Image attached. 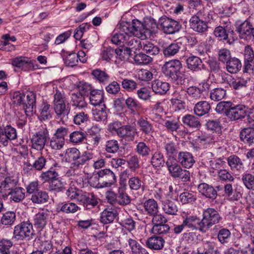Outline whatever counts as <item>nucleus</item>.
<instances>
[{"label": "nucleus", "instance_id": "obj_1", "mask_svg": "<svg viewBox=\"0 0 254 254\" xmlns=\"http://www.w3.org/2000/svg\"><path fill=\"white\" fill-rule=\"evenodd\" d=\"M182 64L178 60H171L165 63L162 71L165 76L170 77L178 84H184L186 79L185 73L181 71Z\"/></svg>", "mask_w": 254, "mask_h": 254}, {"label": "nucleus", "instance_id": "obj_2", "mask_svg": "<svg viewBox=\"0 0 254 254\" xmlns=\"http://www.w3.org/2000/svg\"><path fill=\"white\" fill-rule=\"evenodd\" d=\"M201 225L203 227L205 233L213 225L219 223L222 219L218 212L213 208L209 207L202 212Z\"/></svg>", "mask_w": 254, "mask_h": 254}, {"label": "nucleus", "instance_id": "obj_3", "mask_svg": "<svg viewBox=\"0 0 254 254\" xmlns=\"http://www.w3.org/2000/svg\"><path fill=\"white\" fill-rule=\"evenodd\" d=\"M35 235L33 229V225L29 221L23 222L14 227L13 238L17 240L27 239L29 240L33 239Z\"/></svg>", "mask_w": 254, "mask_h": 254}, {"label": "nucleus", "instance_id": "obj_4", "mask_svg": "<svg viewBox=\"0 0 254 254\" xmlns=\"http://www.w3.org/2000/svg\"><path fill=\"white\" fill-rule=\"evenodd\" d=\"M103 179L100 187L109 188L114 186L117 183V177L115 173L109 169L100 170L97 174L93 176L90 179L97 178Z\"/></svg>", "mask_w": 254, "mask_h": 254}, {"label": "nucleus", "instance_id": "obj_5", "mask_svg": "<svg viewBox=\"0 0 254 254\" xmlns=\"http://www.w3.org/2000/svg\"><path fill=\"white\" fill-rule=\"evenodd\" d=\"M83 90L86 89L88 94L89 93V99L91 104L95 107L105 105L104 104V91L100 90L91 89V87L87 84L82 86Z\"/></svg>", "mask_w": 254, "mask_h": 254}, {"label": "nucleus", "instance_id": "obj_6", "mask_svg": "<svg viewBox=\"0 0 254 254\" xmlns=\"http://www.w3.org/2000/svg\"><path fill=\"white\" fill-rule=\"evenodd\" d=\"M126 23H121L119 27V31L114 34L111 39V42L115 45H125L130 35Z\"/></svg>", "mask_w": 254, "mask_h": 254}, {"label": "nucleus", "instance_id": "obj_7", "mask_svg": "<svg viewBox=\"0 0 254 254\" xmlns=\"http://www.w3.org/2000/svg\"><path fill=\"white\" fill-rule=\"evenodd\" d=\"M159 23L163 32L166 34H172L181 28V25L177 21L167 17H161Z\"/></svg>", "mask_w": 254, "mask_h": 254}, {"label": "nucleus", "instance_id": "obj_8", "mask_svg": "<svg viewBox=\"0 0 254 254\" xmlns=\"http://www.w3.org/2000/svg\"><path fill=\"white\" fill-rule=\"evenodd\" d=\"M17 132L15 128L7 126L4 128L0 129V146H6L9 142L17 138Z\"/></svg>", "mask_w": 254, "mask_h": 254}, {"label": "nucleus", "instance_id": "obj_9", "mask_svg": "<svg viewBox=\"0 0 254 254\" xmlns=\"http://www.w3.org/2000/svg\"><path fill=\"white\" fill-rule=\"evenodd\" d=\"M214 35L220 40H224L229 44H232L235 41L236 38L234 37V32L226 26L225 27L218 26L214 31Z\"/></svg>", "mask_w": 254, "mask_h": 254}, {"label": "nucleus", "instance_id": "obj_10", "mask_svg": "<svg viewBox=\"0 0 254 254\" xmlns=\"http://www.w3.org/2000/svg\"><path fill=\"white\" fill-rule=\"evenodd\" d=\"M247 109V108L244 105L233 103L229 111L226 112V116L231 121H236L245 117Z\"/></svg>", "mask_w": 254, "mask_h": 254}, {"label": "nucleus", "instance_id": "obj_11", "mask_svg": "<svg viewBox=\"0 0 254 254\" xmlns=\"http://www.w3.org/2000/svg\"><path fill=\"white\" fill-rule=\"evenodd\" d=\"M17 183V181L13 177H6L0 185V197L7 198V194L16 187Z\"/></svg>", "mask_w": 254, "mask_h": 254}, {"label": "nucleus", "instance_id": "obj_12", "mask_svg": "<svg viewBox=\"0 0 254 254\" xmlns=\"http://www.w3.org/2000/svg\"><path fill=\"white\" fill-rule=\"evenodd\" d=\"M209 85L205 82L199 84L198 86H192L189 87L187 93L190 97L194 99H198L203 96V92L209 90Z\"/></svg>", "mask_w": 254, "mask_h": 254}, {"label": "nucleus", "instance_id": "obj_13", "mask_svg": "<svg viewBox=\"0 0 254 254\" xmlns=\"http://www.w3.org/2000/svg\"><path fill=\"white\" fill-rule=\"evenodd\" d=\"M184 225L192 230H197L200 232L205 233L201 225V220L196 216L190 215L183 220Z\"/></svg>", "mask_w": 254, "mask_h": 254}, {"label": "nucleus", "instance_id": "obj_14", "mask_svg": "<svg viewBox=\"0 0 254 254\" xmlns=\"http://www.w3.org/2000/svg\"><path fill=\"white\" fill-rule=\"evenodd\" d=\"M137 134L136 129L131 125L122 126L118 136L127 142L132 141Z\"/></svg>", "mask_w": 254, "mask_h": 254}, {"label": "nucleus", "instance_id": "obj_15", "mask_svg": "<svg viewBox=\"0 0 254 254\" xmlns=\"http://www.w3.org/2000/svg\"><path fill=\"white\" fill-rule=\"evenodd\" d=\"M47 134L41 130L34 134L31 139L32 147L37 150H42L47 141Z\"/></svg>", "mask_w": 254, "mask_h": 254}, {"label": "nucleus", "instance_id": "obj_16", "mask_svg": "<svg viewBox=\"0 0 254 254\" xmlns=\"http://www.w3.org/2000/svg\"><path fill=\"white\" fill-rule=\"evenodd\" d=\"M27 116H31L36 108V96L33 92L27 93L24 102L21 104Z\"/></svg>", "mask_w": 254, "mask_h": 254}, {"label": "nucleus", "instance_id": "obj_17", "mask_svg": "<svg viewBox=\"0 0 254 254\" xmlns=\"http://www.w3.org/2000/svg\"><path fill=\"white\" fill-rule=\"evenodd\" d=\"M78 201L80 202L84 207L89 209L97 206L98 201L96 197L92 193L84 192L78 197Z\"/></svg>", "mask_w": 254, "mask_h": 254}, {"label": "nucleus", "instance_id": "obj_18", "mask_svg": "<svg viewBox=\"0 0 254 254\" xmlns=\"http://www.w3.org/2000/svg\"><path fill=\"white\" fill-rule=\"evenodd\" d=\"M54 109L56 114V119L62 121L64 117V96L58 91L55 95Z\"/></svg>", "mask_w": 254, "mask_h": 254}, {"label": "nucleus", "instance_id": "obj_19", "mask_svg": "<svg viewBox=\"0 0 254 254\" xmlns=\"http://www.w3.org/2000/svg\"><path fill=\"white\" fill-rule=\"evenodd\" d=\"M177 161L182 167L187 169L190 168L195 163L192 154L187 151L180 152Z\"/></svg>", "mask_w": 254, "mask_h": 254}, {"label": "nucleus", "instance_id": "obj_20", "mask_svg": "<svg viewBox=\"0 0 254 254\" xmlns=\"http://www.w3.org/2000/svg\"><path fill=\"white\" fill-rule=\"evenodd\" d=\"M190 25L193 31L198 33H204L208 28L207 24L196 15L191 17L190 19Z\"/></svg>", "mask_w": 254, "mask_h": 254}, {"label": "nucleus", "instance_id": "obj_21", "mask_svg": "<svg viewBox=\"0 0 254 254\" xmlns=\"http://www.w3.org/2000/svg\"><path fill=\"white\" fill-rule=\"evenodd\" d=\"M127 24L128 30L130 32V35H135L141 38H144L145 30H144L143 23L138 20H132V24L125 22Z\"/></svg>", "mask_w": 254, "mask_h": 254}, {"label": "nucleus", "instance_id": "obj_22", "mask_svg": "<svg viewBox=\"0 0 254 254\" xmlns=\"http://www.w3.org/2000/svg\"><path fill=\"white\" fill-rule=\"evenodd\" d=\"M118 215V212L116 208H106L100 214V222L104 224L111 223Z\"/></svg>", "mask_w": 254, "mask_h": 254}, {"label": "nucleus", "instance_id": "obj_23", "mask_svg": "<svg viewBox=\"0 0 254 254\" xmlns=\"http://www.w3.org/2000/svg\"><path fill=\"white\" fill-rule=\"evenodd\" d=\"M197 190L199 193L205 197L214 200L217 196V191L211 186L206 183H201L197 186Z\"/></svg>", "mask_w": 254, "mask_h": 254}, {"label": "nucleus", "instance_id": "obj_24", "mask_svg": "<svg viewBox=\"0 0 254 254\" xmlns=\"http://www.w3.org/2000/svg\"><path fill=\"white\" fill-rule=\"evenodd\" d=\"M165 241L160 236H154L148 238L146 241V247L152 250L159 251L164 246Z\"/></svg>", "mask_w": 254, "mask_h": 254}, {"label": "nucleus", "instance_id": "obj_25", "mask_svg": "<svg viewBox=\"0 0 254 254\" xmlns=\"http://www.w3.org/2000/svg\"><path fill=\"white\" fill-rule=\"evenodd\" d=\"M80 91L79 92L72 94L71 100L73 102V106L79 108H83L86 106L84 95L88 94V91L86 89L83 90L82 86L80 88Z\"/></svg>", "mask_w": 254, "mask_h": 254}, {"label": "nucleus", "instance_id": "obj_26", "mask_svg": "<svg viewBox=\"0 0 254 254\" xmlns=\"http://www.w3.org/2000/svg\"><path fill=\"white\" fill-rule=\"evenodd\" d=\"M166 164L170 176L177 178L182 169L177 161L174 157H168Z\"/></svg>", "mask_w": 254, "mask_h": 254}, {"label": "nucleus", "instance_id": "obj_27", "mask_svg": "<svg viewBox=\"0 0 254 254\" xmlns=\"http://www.w3.org/2000/svg\"><path fill=\"white\" fill-rule=\"evenodd\" d=\"M227 163L232 171L240 173L244 170L245 166L242 160L237 155H232L227 159Z\"/></svg>", "mask_w": 254, "mask_h": 254}, {"label": "nucleus", "instance_id": "obj_28", "mask_svg": "<svg viewBox=\"0 0 254 254\" xmlns=\"http://www.w3.org/2000/svg\"><path fill=\"white\" fill-rule=\"evenodd\" d=\"M151 87L152 91L155 94L164 95L169 90L170 85L167 82L156 79L152 82Z\"/></svg>", "mask_w": 254, "mask_h": 254}, {"label": "nucleus", "instance_id": "obj_29", "mask_svg": "<svg viewBox=\"0 0 254 254\" xmlns=\"http://www.w3.org/2000/svg\"><path fill=\"white\" fill-rule=\"evenodd\" d=\"M126 104L131 114L133 115H139L142 110L141 104L132 97H128L126 100Z\"/></svg>", "mask_w": 254, "mask_h": 254}, {"label": "nucleus", "instance_id": "obj_30", "mask_svg": "<svg viewBox=\"0 0 254 254\" xmlns=\"http://www.w3.org/2000/svg\"><path fill=\"white\" fill-rule=\"evenodd\" d=\"M49 215L48 210H42L36 214L34 219V225L37 228H43L47 223Z\"/></svg>", "mask_w": 254, "mask_h": 254}, {"label": "nucleus", "instance_id": "obj_31", "mask_svg": "<svg viewBox=\"0 0 254 254\" xmlns=\"http://www.w3.org/2000/svg\"><path fill=\"white\" fill-rule=\"evenodd\" d=\"M187 67L191 70L197 71L203 68V64L201 60L198 57L191 56L186 59Z\"/></svg>", "mask_w": 254, "mask_h": 254}, {"label": "nucleus", "instance_id": "obj_32", "mask_svg": "<svg viewBox=\"0 0 254 254\" xmlns=\"http://www.w3.org/2000/svg\"><path fill=\"white\" fill-rule=\"evenodd\" d=\"M80 151L76 148H67L64 153V160L67 162L78 166Z\"/></svg>", "mask_w": 254, "mask_h": 254}, {"label": "nucleus", "instance_id": "obj_33", "mask_svg": "<svg viewBox=\"0 0 254 254\" xmlns=\"http://www.w3.org/2000/svg\"><path fill=\"white\" fill-rule=\"evenodd\" d=\"M143 208L147 215L151 216L159 212V206L153 198H149L143 203Z\"/></svg>", "mask_w": 254, "mask_h": 254}, {"label": "nucleus", "instance_id": "obj_34", "mask_svg": "<svg viewBox=\"0 0 254 254\" xmlns=\"http://www.w3.org/2000/svg\"><path fill=\"white\" fill-rule=\"evenodd\" d=\"M131 198L127 193L126 188L120 187L117 191V203L121 206H126L130 203Z\"/></svg>", "mask_w": 254, "mask_h": 254}, {"label": "nucleus", "instance_id": "obj_35", "mask_svg": "<svg viewBox=\"0 0 254 254\" xmlns=\"http://www.w3.org/2000/svg\"><path fill=\"white\" fill-rule=\"evenodd\" d=\"M241 140L249 145L254 144V128H245L240 132Z\"/></svg>", "mask_w": 254, "mask_h": 254}, {"label": "nucleus", "instance_id": "obj_36", "mask_svg": "<svg viewBox=\"0 0 254 254\" xmlns=\"http://www.w3.org/2000/svg\"><path fill=\"white\" fill-rule=\"evenodd\" d=\"M137 124L140 130L145 135H151L154 132L153 125L147 119L140 118L137 120Z\"/></svg>", "mask_w": 254, "mask_h": 254}, {"label": "nucleus", "instance_id": "obj_37", "mask_svg": "<svg viewBox=\"0 0 254 254\" xmlns=\"http://www.w3.org/2000/svg\"><path fill=\"white\" fill-rule=\"evenodd\" d=\"M210 109V104L203 101L197 103L194 107L193 111L195 115L200 117L208 113Z\"/></svg>", "mask_w": 254, "mask_h": 254}, {"label": "nucleus", "instance_id": "obj_38", "mask_svg": "<svg viewBox=\"0 0 254 254\" xmlns=\"http://www.w3.org/2000/svg\"><path fill=\"white\" fill-rule=\"evenodd\" d=\"M215 243L213 242H203L202 245L197 249V254H219L215 250Z\"/></svg>", "mask_w": 254, "mask_h": 254}, {"label": "nucleus", "instance_id": "obj_39", "mask_svg": "<svg viewBox=\"0 0 254 254\" xmlns=\"http://www.w3.org/2000/svg\"><path fill=\"white\" fill-rule=\"evenodd\" d=\"M8 196H9L11 200L15 202H19L25 197V190L21 187H15L8 192Z\"/></svg>", "mask_w": 254, "mask_h": 254}, {"label": "nucleus", "instance_id": "obj_40", "mask_svg": "<svg viewBox=\"0 0 254 254\" xmlns=\"http://www.w3.org/2000/svg\"><path fill=\"white\" fill-rule=\"evenodd\" d=\"M94 119L97 121H105L107 118V109L105 105L98 106L93 111Z\"/></svg>", "mask_w": 254, "mask_h": 254}, {"label": "nucleus", "instance_id": "obj_41", "mask_svg": "<svg viewBox=\"0 0 254 254\" xmlns=\"http://www.w3.org/2000/svg\"><path fill=\"white\" fill-rule=\"evenodd\" d=\"M162 209L165 213L170 215H177L178 208L176 203L169 200H166L162 202Z\"/></svg>", "mask_w": 254, "mask_h": 254}, {"label": "nucleus", "instance_id": "obj_42", "mask_svg": "<svg viewBox=\"0 0 254 254\" xmlns=\"http://www.w3.org/2000/svg\"><path fill=\"white\" fill-rule=\"evenodd\" d=\"M133 63L137 65L148 64L152 62V58L149 55L140 52L135 55L133 57Z\"/></svg>", "mask_w": 254, "mask_h": 254}, {"label": "nucleus", "instance_id": "obj_43", "mask_svg": "<svg viewBox=\"0 0 254 254\" xmlns=\"http://www.w3.org/2000/svg\"><path fill=\"white\" fill-rule=\"evenodd\" d=\"M134 150L138 155L143 158L148 157L151 151L149 145L143 141L138 142Z\"/></svg>", "mask_w": 254, "mask_h": 254}, {"label": "nucleus", "instance_id": "obj_44", "mask_svg": "<svg viewBox=\"0 0 254 254\" xmlns=\"http://www.w3.org/2000/svg\"><path fill=\"white\" fill-rule=\"evenodd\" d=\"M127 45V51L129 52V54H131L130 52L134 51L139 50L142 48V45L140 41L138 39H135L133 37V35H130L128 40H127V42H125V45Z\"/></svg>", "mask_w": 254, "mask_h": 254}, {"label": "nucleus", "instance_id": "obj_45", "mask_svg": "<svg viewBox=\"0 0 254 254\" xmlns=\"http://www.w3.org/2000/svg\"><path fill=\"white\" fill-rule=\"evenodd\" d=\"M180 42L173 43L163 49V53L165 57L169 58L175 55L181 48Z\"/></svg>", "mask_w": 254, "mask_h": 254}, {"label": "nucleus", "instance_id": "obj_46", "mask_svg": "<svg viewBox=\"0 0 254 254\" xmlns=\"http://www.w3.org/2000/svg\"><path fill=\"white\" fill-rule=\"evenodd\" d=\"M227 78L229 80V84L230 86L235 90H239L243 87H246L248 81L247 80L243 78H232V77L227 74Z\"/></svg>", "mask_w": 254, "mask_h": 254}, {"label": "nucleus", "instance_id": "obj_47", "mask_svg": "<svg viewBox=\"0 0 254 254\" xmlns=\"http://www.w3.org/2000/svg\"><path fill=\"white\" fill-rule=\"evenodd\" d=\"M242 67V64L240 61L236 58H232L226 63L227 71L231 73H236L239 71Z\"/></svg>", "mask_w": 254, "mask_h": 254}, {"label": "nucleus", "instance_id": "obj_48", "mask_svg": "<svg viewBox=\"0 0 254 254\" xmlns=\"http://www.w3.org/2000/svg\"><path fill=\"white\" fill-rule=\"evenodd\" d=\"M182 122L185 125L191 128H198L201 126L199 119L192 115L188 114L184 116Z\"/></svg>", "mask_w": 254, "mask_h": 254}, {"label": "nucleus", "instance_id": "obj_49", "mask_svg": "<svg viewBox=\"0 0 254 254\" xmlns=\"http://www.w3.org/2000/svg\"><path fill=\"white\" fill-rule=\"evenodd\" d=\"M120 224L124 233H127V232L131 233L135 230L136 227L135 221L130 217L122 220Z\"/></svg>", "mask_w": 254, "mask_h": 254}, {"label": "nucleus", "instance_id": "obj_50", "mask_svg": "<svg viewBox=\"0 0 254 254\" xmlns=\"http://www.w3.org/2000/svg\"><path fill=\"white\" fill-rule=\"evenodd\" d=\"M128 185L131 190H144L143 183L141 178L138 176L130 177L128 181Z\"/></svg>", "mask_w": 254, "mask_h": 254}, {"label": "nucleus", "instance_id": "obj_51", "mask_svg": "<svg viewBox=\"0 0 254 254\" xmlns=\"http://www.w3.org/2000/svg\"><path fill=\"white\" fill-rule=\"evenodd\" d=\"M242 181L245 187L249 190H254V175L248 172L242 175Z\"/></svg>", "mask_w": 254, "mask_h": 254}, {"label": "nucleus", "instance_id": "obj_52", "mask_svg": "<svg viewBox=\"0 0 254 254\" xmlns=\"http://www.w3.org/2000/svg\"><path fill=\"white\" fill-rule=\"evenodd\" d=\"M142 48L145 52L150 56H156L159 54L160 52L158 46L148 41L142 43Z\"/></svg>", "mask_w": 254, "mask_h": 254}, {"label": "nucleus", "instance_id": "obj_53", "mask_svg": "<svg viewBox=\"0 0 254 254\" xmlns=\"http://www.w3.org/2000/svg\"><path fill=\"white\" fill-rule=\"evenodd\" d=\"M31 200L34 203H44L48 201L49 195L46 192L40 190L34 195H31Z\"/></svg>", "mask_w": 254, "mask_h": 254}, {"label": "nucleus", "instance_id": "obj_54", "mask_svg": "<svg viewBox=\"0 0 254 254\" xmlns=\"http://www.w3.org/2000/svg\"><path fill=\"white\" fill-rule=\"evenodd\" d=\"M224 191L226 195L231 201L238 200L241 197V193L237 191L233 192V187L231 184H227L224 186Z\"/></svg>", "mask_w": 254, "mask_h": 254}, {"label": "nucleus", "instance_id": "obj_55", "mask_svg": "<svg viewBox=\"0 0 254 254\" xmlns=\"http://www.w3.org/2000/svg\"><path fill=\"white\" fill-rule=\"evenodd\" d=\"M226 96V91L222 88H216L211 91L210 97L212 100L219 101Z\"/></svg>", "mask_w": 254, "mask_h": 254}, {"label": "nucleus", "instance_id": "obj_56", "mask_svg": "<svg viewBox=\"0 0 254 254\" xmlns=\"http://www.w3.org/2000/svg\"><path fill=\"white\" fill-rule=\"evenodd\" d=\"M127 246L131 250V254H135L140 251L144 250L145 249L142 247L136 240L132 236V238H129L127 239Z\"/></svg>", "mask_w": 254, "mask_h": 254}, {"label": "nucleus", "instance_id": "obj_57", "mask_svg": "<svg viewBox=\"0 0 254 254\" xmlns=\"http://www.w3.org/2000/svg\"><path fill=\"white\" fill-rule=\"evenodd\" d=\"M120 148V144L118 140L110 139L107 140L105 144V150L109 153H116Z\"/></svg>", "mask_w": 254, "mask_h": 254}, {"label": "nucleus", "instance_id": "obj_58", "mask_svg": "<svg viewBox=\"0 0 254 254\" xmlns=\"http://www.w3.org/2000/svg\"><path fill=\"white\" fill-rule=\"evenodd\" d=\"M151 162L152 166L156 168L163 167L165 163L163 155L160 152H155L151 158Z\"/></svg>", "mask_w": 254, "mask_h": 254}, {"label": "nucleus", "instance_id": "obj_59", "mask_svg": "<svg viewBox=\"0 0 254 254\" xmlns=\"http://www.w3.org/2000/svg\"><path fill=\"white\" fill-rule=\"evenodd\" d=\"M66 54L65 58H64V65L68 66L73 67L77 64L78 63V56L75 53H68L64 51V54ZM65 55H64V56Z\"/></svg>", "mask_w": 254, "mask_h": 254}, {"label": "nucleus", "instance_id": "obj_60", "mask_svg": "<svg viewBox=\"0 0 254 254\" xmlns=\"http://www.w3.org/2000/svg\"><path fill=\"white\" fill-rule=\"evenodd\" d=\"M16 219V215L13 211H7L4 213L1 218V223L4 225H12Z\"/></svg>", "mask_w": 254, "mask_h": 254}, {"label": "nucleus", "instance_id": "obj_61", "mask_svg": "<svg viewBox=\"0 0 254 254\" xmlns=\"http://www.w3.org/2000/svg\"><path fill=\"white\" fill-rule=\"evenodd\" d=\"M163 148L169 157H172V155L176 154L177 152V145L173 141L168 140L164 142L163 143Z\"/></svg>", "mask_w": 254, "mask_h": 254}, {"label": "nucleus", "instance_id": "obj_62", "mask_svg": "<svg viewBox=\"0 0 254 254\" xmlns=\"http://www.w3.org/2000/svg\"><path fill=\"white\" fill-rule=\"evenodd\" d=\"M179 198L180 201L183 204H186L191 203L195 201L196 199V196L193 192L185 191L180 194Z\"/></svg>", "mask_w": 254, "mask_h": 254}, {"label": "nucleus", "instance_id": "obj_63", "mask_svg": "<svg viewBox=\"0 0 254 254\" xmlns=\"http://www.w3.org/2000/svg\"><path fill=\"white\" fill-rule=\"evenodd\" d=\"M231 236L230 231L226 228L220 229L217 234V238L221 244L228 243L230 240Z\"/></svg>", "mask_w": 254, "mask_h": 254}, {"label": "nucleus", "instance_id": "obj_64", "mask_svg": "<svg viewBox=\"0 0 254 254\" xmlns=\"http://www.w3.org/2000/svg\"><path fill=\"white\" fill-rule=\"evenodd\" d=\"M92 75L94 78L100 83H105L108 81L109 76L104 71L99 69H96L93 70L92 72Z\"/></svg>", "mask_w": 254, "mask_h": 254}]
</instances>
